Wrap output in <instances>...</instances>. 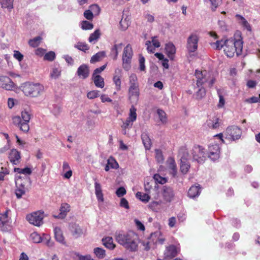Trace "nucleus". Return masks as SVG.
<instances>
[{"instance_id":"f257e3e1","label":"nucleus","mask_w":260,"mask_h":260,"mask_svg":"<svg viewBox=\"0 0 260 260\" xmlns=\"http://www.w3.org/2000/svg\"><path fill=\"white\" fill-rule=\"evenodd\" d=\"M243 49V42L241 40L235 41L233 40H225V46L223 49L226 56L233 57L235 54L237 56L241 54Z\"/></svg>"},{"instance_id":"f03ea898","label":"nucleus","mask_w":260,"mask_h":260,"mask_svg":"<svg viewBox=\"0 0 260 260\" xmlns=\"http://www.w3.org/2000/svg\"><path fill=\"white\" fill-rule=\"evenodd\" d=\"M137 235L133 233L119 234L117 237V240L121 245L124 246L127 249L131 251H135L137 248L136 242Z\"/></svg>"},{"instance_id":"7ed1b4c3","label":"nucleus","mask_w":260,"mask_h":260,"mask_svg":"<svg viewBox=\"0 0 260 260\" xmlns=\"http://www.w3.org/2000/svg\"><path fill=\"white\" fill-rule=\"evenodd\" d=\"M130 86L128 89V99L132 103H137L139 97V89L137 76L132 74L129 77Z\"/></svg>"},{"instance_id":"20e7f679","label":"nucleus","mask_w":260,"mask_h":260,"mask_svg":"<svg viewBox=\"0 0 260 260\" xmlns=\"http://www.w3.org/2000/svg\"><path fill=\"white\" fill-rule=\"evenodd\" d=\"M30 119V115L28 112L24 111L21 113V118L16 116L13 118V122L15 125L18 126L21 131L23 132H27L29 129L28 124Z\"/></svg>"},{"instance_id":"39448f33","label":"nucleus","mask_w":260,"mask_h":260,"mask_svg":"<svg viewBox=\"0 0 260 260\" xmlns=\"http://www.w3.org/2000/svg\"><path fill=\"white\" fill-rule=\"evenodd\" d=\"M43 87L40 84L25 83L22 86V90L26 95L34 96L38 94Z\"/></svg>"},{"instance_id":"423d86ee","label":"nucleus","mask_w":260,"mask_h":260,"mask_svg":"<svg viewBox=\"0 0 260 260\" xmlns=\"http://www.w3.org/2000/svg\"><path fill=\"white\" fill-rule=\"evenodd\" d=\"M44 216V212L38 211L28 214L26 218L30 224L39 226L43 223Z\"/></svg>"},{"instance_id":"0eeeda50","label":"nucleus","mask_w":260,"mask_h":260,"mask_svg":"<svg viewBox=\"0 0 260 260\" xmlns=\"http://www.w3.org/2000/svg\"><path fill=\"white\" fill-rule=\"evenodd\" d=\"M137 118L136 109L134 106H132L130 110L129 116L127 119L123 123L121 126L123 131L124 134H126V129L131 127L133 125L134 121L136 120Z\"/></svg>"},{"instance_id":"6e6552de","label":"nucleus","mask_w":260,"mask_h":260,"mask_svg":"<svg viewBox=\"0 0 260 260\" xmlns=\"http://www.w3.org/2000/svg\"><path fill=\"white\" fill-rule=\"evenodd\" d=\"M132 56V48L129 44H128L124 48L122 55L123 66L124 68L126 69L129 68Z\"/></svg>"},{"instance_id":"1a4fd4ad","label":"nucleus","mask_w":260,"mask_h":260,"mask_svg":"<svg viewBox=\"0 0 260 260\" xmlns=\"http://www.w3.org/2000/svg\"><path fill=\"white\" fill-rule=\"evenodd\" d=\"M195 75L197 78V86L199 88L197 96L199 98H202L205 95V90L204 89H202L201 87L203 83L206 81V80L203 76L202 72L199 70L196 71Z\"/></svg>"},{"instance_id":"9d476101","label":"nucleus","mask_w":260,"mask_h":260,"mask_svg":"<svg viewBox=\"0 0 260 260\" xmlns=\"http://www.w3.org/2000/svg\"><path fill=\"white\" fill-rule=\"evenodd\" d=\"M199 37L196 34H191L187 39V48L189 52H193L197 50Z\"/></svg>"},{"instance_id":"9b49d317","label":"nucleus","mask_w":260,"mask_h":260,"mask_svg":"<svg viewBox=\"0 0 260 260\" xmlns=\"http://www.w3.org/2000/svg\"><path fill=\"white\" fill-rule=\"evenodd\" d=\"M179 249L174 245H170L167 246L164 252V258L165 259H170L175 257L178 252Z\"/></svg>"},{"instance_id":"f8f14e48","label":"nucleus","mask_w":260,"mask_h":260,"mask_svg":"<svg viewBox=\"0 0 260 260\" xmlns=\"http://www.w3.org/2000/svg\"><path fill=\"white\" fill-rule=\"evenodd\" d=\"M0 86L7 90H11L15 87V84L12 80L7 76L0 77Z\"/></svg>"},{"instance_id":"ddd939ff","label":"nucleus","mask_w":260,"mask_h":260,"mask_svg":"<svg viewBox=\"0 0 260 260\" xmlns=\"http://www.w3.org/2000/svg\"><path fill=\"white\" fill-rule=\"evenodd\" d=\"M228 135L231 137L233 140L238 139L241 136V130L237 126H231L226 130Z\"/></svg>"},{"instance_id":"4468645a","label":"nucleus","mask_w":260,"mask_h":260,"mask_svg":"<svg viewBox=\"0 0 260 260\" xmlns=\"http://www.w3.org/2000/svg\"><path fill=\"white\" fill-rule=\"evenodd\" d=\"M193 158L198 162H202L204 161L205 157L204 156V149L201 146H198L194 148Z\"/></svg>"},{"instance_id":"2eb2a0df","label":"nucleus","mask_w":260,"mask_h":260,"mask_svg":"<svg viewBox=\"0 0 260 260\" xmlns=\"http://www.w3.org/2000/svg\"><path fill=\"white\" fill-rule=\"evenodd\" d=\"M9 158L12 164L15 165H18L21 158L20 153L16 149H13L9 153Z\"/></svg>"},{"instance_id":"dca6fc26","label":"nucleus","mask_w":260,"mask_h":260,"mask_svg":"<svg viewBox=\"0 0 260 260\" xmlns=\"http://www.w3.org/2000/svg\"><path fill=\"white\" fill-rule=\"evenodd\" d=\"M219 147L217 145L210 146L209 148V157L213 159L216 160L219 157Z\"/></svg>"},{"instance_id":"f3484780","label":"nucleus","mask_w":260,"mask_h":260,"mask_svg":"<svg viewBox=\"0 0 260 260\" xmlns=\"http://www.w3.org/2000/svg\"><path fill=\"white\" fill-rule=\"evenodd\" d=\"M162 194L164 199L167 202H171L174 197L172 189L167 186H163L162 188Z\"/></svg>"},{"instance_id":"a211bd4d","label":"nucleus","mask_w":260,"mask_h":260,"mask_svg":"<svg viewBox=\"0 0 260 260\" xmlns=\"http://www.w3.org/2000/svg\"><path fill=\"white\" fill-rule=\"evenodd\" d=\"M78 76L82 79H85L89 75V69L88 67L85 64L80 66L77 71Z\"/></svg>"},{"instance_id":"6ab92c4d","label":"nucleus","mask_w":260,"mask_h":260,"mask_svg":"<svg viewBox=\"0 0 260 260\" xmlns=\"http://www.w3.org/2000/svg\"><path fill=\"white\" fill-rule=\"evenodd\" d=\"M151 240L152 241L153 247H155L157 242L162 244L165 240V238L163 237L161 232L158 231L151 234Z\"/></svg>"},{"instance_id":"aec40b11","label":"nucleus","mask_w":260,"mask_h":260,"mask_svg":"<svg viewBox=\"0 0 260 260\" xmlns=\"http://www.w3.org/2000/svg\"><path fill=\"white\" fill-rule=\"evenodd\" d=\"M0 228L3 231L7 230L6 225L8 223V212L6 211L5 213L0 214Z\"/></svg>"},{"instance_id":"412c9836","label":"nucleus","mask_w":260,"mask_h":260,"mask_svg":"<svg viewBox=\"0 0 260 260\" xmlns=\"http://www.w3.org/2000/svg\"><path fill=\"white\" fill-rule=\"evenodd\" d=\"M165 50L168 56L170 59L173 60L176 53V48L175 46L172 43H169L166 44Z\"/></svg>"},{"instance_id":"4be33fe9","label":"nucleus","mask_w":260,"mask_h":260,"mask_svg":"<svg viewBox=\"0 0 260 260\" xmlns=\"http://www.w3.org/2000/svg\"><path fill=\"white\" fill-rule=\"evenodd\" d=\"M167 164L168 168L171 170L170 173L173 177H175L177 174V169L174 159L172 158H169L167 160Z\"/></svg>"},{"instance_id":"5701e85b","label":"nucleus","mask_w":260,"mask_h":260,"mask_svg":"<svg viewBox=\"0 0 260 260\" xmlns=\"http://www.w3.org/2000/svg\"><path fill=\"white\" fill-rule=\"evenodd\" d=\"M70 206L66 203H63L61 205L60 209V213L58 216H54L55 218H64L67 213L70 211Z\"/></svg>"},{"instance_id":"b1692460","label":"nucleus","mask_w":260,"mask_h":260,"mask_svg":"<svg viewBox=\"0 0 260 260\" xmlns=\"http://www.w3.org/2000/svg\"><path fill=\"white\" fill-rule=\"evenodd\" d=\"M119 167L117 161L112 157H110L107 160V165L105 167V171H108L110 168L117 169Z\"/></svg>"},{"instance_id":"393cba45","label":"nucleus","mask_w":260,"mask_h":260,"mask_svg":"<svg viewBox=\"0 0 260 260\" xmlns=\"http://www.w3.org/2000/svg\"><path fill=\"white\" fill-rule=\"evenodd\" d=\"M103 245L107 248L113 249L115 245L113 243V239L111 237H107L102 239Z\"/></svg>"},{"instance_id":"a878e982","label":"nucleus","mask_w":260,"mask_h":260,"mask_svg":"<svg viewBox=\"0 0 260 260\" xmlns=\"http://www.w3.org/2000/svg\"><path fill=\"white\" fill-rule=\"evenodd\" d=\"M92 78L97 87L103 88L104 87V80L101 76H92Z\"/></svg>"},{"instance_id":"bb28decb","label":"nucleus","mask_w":260,"mask_h":260,"mask_svg":"<svg viewBox=\"0 0 260 260\" xmlns=\"http://www.w3.org/2000/svg\"><path fill=\"white\" fill-rule=\"evenodd\" d=\"M200 187L198 186H192L188 192V196L191 198H194L200 193Z\"/></svg>"},{"instance_id":"cd10ccee","label":"nucleus","mask_w":260,"mask_h":260,"mask_svg":"<svg viewBox=\"0 0 260 260\" xmlns=\"http://www.w3.org/2000/svg\"><path fill=\"white\" fill-rule=\"evenodd\" d=\"M55 237L57 241L65 244L64 238L60 228L56 227L54 229Z\"/></svg>"},{"instance_id":"c85d7f7f","label":"nucleus","mask_w":260,"mask_h":260,"mask_svg":"<svg viewBox=\"0 0 260 260\" xmlns=\"http://www.w3.org/2000/svg\"><path fill=\"white\" fill-rule=\"evenodd\" d=\"M236 17L238 20L239 23L242 25L247 30L249 31L251 30L250 24L242 16L237 14L236 15Z\"/></svg>"},{"instance_id":"c756f323","label":"nucleus","mask_w":260,"mask_h":260,"mask_svg":"<svg viewBox=\"0 0 260 260\" xmlns=\"http://www.w3.org/2000/svg\"><path fill=\"white\" fill-rule=\"evenodd\" d=\"M95 194L98 200L100 202H103L104 201L103 194L102 193V189L100 184L98 183H95Z\"/></svg>"},{"instance_id":"7c9ffc66","label":"nucleus","mask_w":260,"mask_h":260,"mask_svg":"<svg viewBox=\"0 0 260 260\" xmlns=\"http://www.w3.org/2000/svg\"><path fill=\"white\" fill-rule=\"evenodd\" d=\"M42 38L40 36L37 37L32 39H30L28 41L29 45L33 48H36L39 46L40 44Z\"/></svg>"},{"instance_id":"2f4dec72","label":"nucleus","mask_w":260,"mask_h":260,"mask_svg":"<svg viewBox=\"0 0 260 260\" xmlns=\"http://www.w3.org/2000/svg\"><path fill=\"white\" fill-rule=\"evenodd\" d=\"M136 197L144 202H148L150 197L147 193H142L141 192H138L136 193Z\"/></svg>"},{"instance_id":"473e14b6","label":"nucleus","mask_w":260,"mask_h":260,"mask_svg":"<svg viewBox=\"0 0 260 260\" xmlns=\"http://www.w3.org/2000/svg\"><path fill=\"white\" fill-rule=\"evenodd\" d=\"M105 56L104 52H100L94 55L90 59V62L92 63L99 61L102 57Z\"/></svg>"},{"instance_id":"72a5a7b5","label":"nucleus","mask_w":260,"mask_h":260,"mask_svg":"<svg viewBox=\"0 0 260 260\" xmlns=\"http://www.w3.org/2000/svg\"><path fill=\"white\" fill-rule=\"evenodd\" d=\"M14 172H17L19 174H23L25 175H30L31 174V170L28 167H26L24 169H20L19 168H15L14 169Z\"/></svg>"},{"instance_id":"f704fd0d","label":"nucleus","mask_w":260,"mask_h":260,"mask_svg":"<svg viewBox=\"0 0 260 260\" xmlns=\"http://www.w3.org/2000/svg\"><path fill=\"white\" fill-rule=\"evenodd\" d=\"M142 138L145 148L149 149L151 145V142L150 138L146 134L142 135Z\"/></svg>"},{"instance_id":"c9c22d12","label":"nucleus","mask_w":260,"mask_h":260,"mask_svg":"<svg viewBox=\"0 0 260 260\" xmlns=\"http://www.w3.org/2000/svg\"><path fill=\"white\" fill-rule=\"evenodd\" d=\"M123 44L122 43H120L119 44L115 45L112 49V53L113 55L114 59H116L118 56V50H121L122 49V47Z\"/></svg>"},{"instance_id":"e433bc0d","label":"nucleus","mask_w":260,"mask_h":260,"mask_svg":"<svg viewBox=\"0 0 260 260\" xmlns=\"http://www.w3.org/2000/svg\"><path fill=\"white\" fill-rule=\"evenodd\" d=\"M30 239L33 242L36 243H40L42 240V238L40 235L37 232H34L30 235Z\"/></svg>"},{"instance_id":"4c0bfd02","label":"nucleus","mask_w":260,"mask_h":260,"mask_svg":"<svg viewBox=\"0 0 260 260\" xmlns=\"http://www.w3.org/2000/svg\"><path fill=\"white\" fill-rule=\"evenodd\" d=\"M143 245L144 247V249L146 250H149L151 248H154L155 247H153V244L152 240H151V236L149 237V239L147 241H144L142 242Z\"/></svg>"},{"instance_id":"58836bf2","label":"nucleus","mask_w":260,"mask_h":260,"mask_svg":"<svg viewBox=\"0 0 260 260\" xmlns=\"http://www.w3.org/2000/svg\"><path fill=\"white\" fill-rule=\"evenodd\" d=\"M94 253L98 257L102 258L105 255V251L101 248L97 247L94 249Z\"/></svg>"},{"instance_id":"ea45409f","label":"nucleus","mask_w":260,"mask_h":260,"mask_svg":"<svg viewBox=\"0 0 260 260\" xmlns=\"http://www.w3.org/2000/svg\"><path fill=\"white\" fill-rule=\"evenodd\" d=\"M190 168V165L186 161H181V164L180 166V170L183 174H186Z\"/></svg>"},{"instance_id":"a19ab883","label":"nucleus","mask_w":260,"mask_h":260,"mask_svg":"<svg viewBox=\"0 0 260 260\" xmlns=\"http://www.w3.org/2000/svg\"><path fill=\"white\" fill-rule=\"evenodd\" d=\"M2 6L3 8L12 9L13 6V0H2Z\"/></svg>"},{"instance_id":"79ce46f5","label":"nucleus","mask_w":260,"mask_h":260,"mask_svg":"<svg viewBox=\"0 0 260 260\" xmlns=\"http://www.w3.org/2000/svg\"><path fill=\"white\" fill-rule=\"evenodd\" d=\"M157 114L161 122L162 123H166L167 122V117L165 112L161 110L158 109L157 110Z\"/></svg>"},{"instance_id":"37998d69","label":"nucleus","mask_w":260,"mask_h":260,"mask_svg":"<svg viewBox=\"0 0 260 260\" xmlns=\"http://www.w3.org/2000/svg\"><path fill=\"white\" fill-rule=\"evenodd\" d=\"M55 58V53L53 51H50L44 56V59L47 61H52Z\"/></svg>"},{"instance_id":"c03bdc74","label":"nucleus","mask_w":260,"mask_h":260,"mask_svg":"<svg viewBox=\"0 0 260 260\" xmlns=\"http://www.w3.org/2000/svg\"><path fill=\"white\" fill-rule=\"evenodd\" d=\"M154 180L158 183L163 184L167 182V179L165 177L160 176L159 174H155L153 176Z\"/></svg>"},{"instance_id":"a18cd8bd","label":"nucleus","mask_w":260,"mask_h":260,"mask_svg":"<svg viewBox=\"0 0 260 260\" xmlns=\"http://www.w3.org/2000/svg\"><path fill=\"white\" fill-rule=\"evenodd\" d=\"M113 81L116 85V89L118 90L121 89V77L118 75H115L113 77Z\"/></svg>"},{"instance_id":"49530a36","label":"nucleus","mask_w":260,"mask_h":260,"mask_svg":"<svg viewBox=\"0 0 260 260\" xmlns=\"http://www.w3.org/2000/svg\"><path fill=\"white\" fill-rule=\"evenodd\" d=\"M89 10L95 16L98 15L100 13V8L97 5H92L89 7Z\"/></svg>"},{"instance_id":"de8ad7c7","label":"nucleus","mask_w":260,"mask_h":260,"mask_svg":"<svg viewBox=\"0 0 260 260\" xmlns=\"http://www.w3.org/2000/svg\"><path fill=\"white\" fill-rule=\"evenodd\" d=\"M75 47L78 49L85 52L89 49V47L87 46V45L86 44L82 42L78 43L77 45H76Z\"/></svg>"},{"instance_id":"09e8293b","label":"nucleus","mask_w":260,"mask_h":260,"mask_svg":"<svg viewBox=\"0 0 260 260\" xmlns=\"http://www.w3.org/2000/svg\"><path fill=\"white\" fill-rule=\"evenodd\" d=\"M100 36V32L99 30H96L94 31L93 33L91 34L89 38V42H92L98 39L99 38Z\"/></svg>"},{"instance_id":"8fccbe9b","label":"nucleus","mask_w":260,"mask_h":260,"mask_svg":"<svg viewBox=\"0 0 260 260\" xmlns=\"http://www.w3.org/2000/svg\"><path fill=\"white\" fill-rule=\"evenodd\" d=\"M93 27V24L86 20L83 21L81 23V27L83 29H91Z\"/></svg>"},{"instance_id":"3c124183","label":"nucleus","mask_w":260,"mask_h":260,"mask_svg":"<svg viewBox=\"0 0 260 260\" xmlns=\"http://www.w3.org/2000/svg\"><path fill=\"white\" fill-rule=\"evenodd\" d=\"M129 21L125 18H122L121 21H120V25L121 28L123 30H125L127 29L129 26Z\"/></svg>"},{"instance_id":"603ef678","label":"nucleus","mask_w":260,"mask_h":260,"mask_svg":"<svg viewBox=\"0 0 260 260\" xmlns=\"http://www.w3.org/2000/svg\"><path fill=\"white\" fill-rule=\"evenodd\" d=\"M94 16V15L91 13V10H89V9L85 11L84 12V17L88 20H92Z\"/></svg>"},{"instance_id":"864d4df0","label":"nucleus","mask_w":260,"mask_h":260,"mask_svg":"<svg viewBox=\"0 0 260 260\" xmlns=\"http://www.w3.org/2000/svg\"><path fill=\"white\" fill-rule=\"evenodd\" d=\"M107 66V63H105L102 67L96 68L93 72L92 76H100V74L105 70Z\"/></svg>"},{"instance_id":"5fc2aeb1","label":"nucleus","mask_w":260,"mask_h":260,"mask_svg":"<svg viewBox=\"0 0 260 260\" xmlns=\"http://www.w3.org/2000/svg\"><path fill=\"white\" fill-rule=\"evenodd\" d=\"M215 45L216 46V49L217 50H220L222 48L224 49L225 46V40L223 41L221 40L219 41H217L215 43Z\"/></svg>"},{"instance_id":"6e6d98bb","label":"nucleus","mask_w":260,"mask_h":260,"mask_svg":"<svg viewBox=\"0 0 260 260\" xmlns=\"http://www.w3.org/2000/svg\"><path fill=\"white\" fill-rule=\"evenodd\" d=\"M125 193L126 190L123 187L118 188L116 191V194L118 197H122Z\"/></svg>"},{"instance_id":"4d7b16f0","label":"nucleus","mask_w":260,"mask_h":260,"mask_svg":"<svg viewBox=\"0 0 260 260\" xmlns=\"http://www.w3.org/2000/svg\"><path fill=\"white\" fill-rule=\"evenodd\" d=\"M98 96V91L96 90L91 91L87 93V97L90 99H94L95 98H97Z\"/></svg>"},{"instance_id":"13d9d810","label":"nucleus","mask_w":260,"mask_h":260,"mask_svg":"<svg viewBox=\"0 0 260 260\" xmlns=\"http://www.w3.org/2000/svg\"><path fill=\"white\" fill-rule=\"evenodd\" d=\"M120 205L126 209H129V205L127 201L125 198H122L120 200Z\"/></svg>"},{"instance_id":"bf43d9fd","label":"nucleus","mask_w":260,"mask_h":260,"mask_svg":"<svg viewBox=\"0 0 260 260\" xmlns=\"http://www.w3.org/2000/svg\"><path fill=\"white\" fill-rule=\"evenodd\" d=\"M218 93L219 96V103L218 104V107L219 108H221L224 105L225 100L224 99L223 96L219 92V90L218 91Z\"/></svg>"},{"instance_id":"052dcab7","label":"nucleus","mask_w":260,"mask_h":260,"mask_svg":"<svg viewBox=\"0 0 260 260\" xmlns=\"http://www.w3.org/2000/svg\"><path fill=\"white\" fill-rule=\"evenodd\" d=\"M60 75V71L58 69L55 68L53 69V72L51 74V76L52 78L56 79L58 78Z\"/></svg>"},{"instance_id":"680f3d73","label":"nucleus","mask_w":260,"mask_h":260,"mask_svg":"<svg viewBox=\"0 0 260 260\" xmlns=\"http://www.w3.org/2000/svg\"><path fill=\"white\" fill-rule=\"evenodd\" d=\"M140 69L141 71H144L145 69V58L144 57L140 56Z\"/></svg>"},{"instance_id":"e2e57ef3","label":"nucleus","mask_w":260,"mask_h":260,"mask_svg":"<svg viewBox=\"0 0 260 260\" xmlns=\"http://www.w3.org/2000/svg\"><path fill=\"white\" fill-rule=\"evenodd\" d=\"M156 157L159 162H161L164 159V157L161 151L156 150Z\"/></svg>"},{"instance_id":"0e129e2a","label":"nucleus","mask_w":260,"mask_h":260,"mask_svg":"<svg viewBox=\"0 0 260 260\" xmlns=\"http://www.w3.org/2000/svg\"><path fill=\"white\" fill-rule=\"evenodd\" d=\"M14 56L19 61H21L23 58V55L18 51H14Z\"/></svg>"},{"instance_id":"69168bd1","label":"nucleus","mask_w":260,"mask_h":260,"mask_svg":"<svg viewBox=\"0 0 260 260\" xmlns=\"http://www.w3.org/2000/svg\"><path fill=\"white\" fill-rule=\"evenodd\" d=\"M135 222L136 224V225H137L138 229H139V230H140L141 231L145 230V226L141 221H140L138 219H135Z\"/></svg>"},{"instance_id":"338daca9","label":"nucleus","mask_w":260,"mask_h":260,"mask_svg":"<svg viewBox=\"0 0 260 260\" xmlns=\"http://www.w3.org/2000/svg\"><path fill=\"white\" fill-rule=\"evenodd\" d=\"M212 123H209L210 124H211V127L213 128H216L219 126V119L216 118L215 119V122L213 120H210Z\"/></svg>"},{"instance_id":"774afa93","label":"nucleus","mask_w":260,"mask_h":260,"mask_svg":"<svg viewBox=\"0 0 260 260\" xmlns=\"http://www.w3.org/2000/svg\"><path fill=\"white\" fill-rule=\"evenodd\" d=\"M24 190L20 189H18L16 190L15 193L17 198L20 199L21 198L22 196L24 194Z\"/></svg>"}]
</instances>
